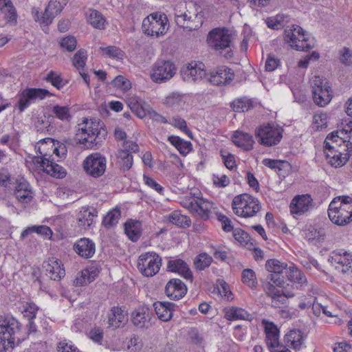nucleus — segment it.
<instances>
[{
  "mask_svg": "<svg viewBox=\"0 0 352 352\" xmlns=\"http://www.w3.org/2000/svg\"><path fill=\"white\" fill-rule=\"evenodd\" d=\"M107 135L103 122L97 119L84 118L78 124L76 135L78 143L86 148H97Z\"/></svg>",
  "mask_w": 352,
  "mask_h": 352,
  "instance_id": "obj_1",
  "label": "nucleus"
},
{
  "mask_svg": "<svg viewBox=\"0 0 352 352\" xmlns=\"http://www.w3.org/2000/svg\"><path fill=\"white\" fill-rule=\"evenodd\" d=\"M21 325L11 316H0V352H8L15 346V342H20L19 336Z\"/></svg>",
  "mask_w": 352,
  "mask_h": 352,
  "instance_id": "obj_2",
  "label": "nucleus"
},
{
  "mask_svg": "<svg viewBox=\"0 0 352 352\" xmlns=\"http://www.w3.org/2000/svg\"><path fill=\"white\" fill-rule=\"evenodd\" d=\"M346 129H343L340 131H333L329 135H327L324 142V151L325 153L326 158L329 163L335 168H338L344 166L350 157V153L352 151L351 147H349L346 145L347 148L344 149V153L340 150L336 148V146L338 144V139L339 138V134H343L345 131L347 133Z\"/></svg>",
  "mask_w": 352,
  "mask_h": 352,
  "instance_id": "obj_3",
  "label": "nucleus"
},
{
  "mask_svg": "<svg viewBox=\"0 0 352 352\" xmlns=\"http://www.w3.org/2000/svg\"><path fill=\"white\" fill-rule=\"evenodd\" d=\"M328 215L332 223L345 226L352 221V197L339 196L334 198L328 208Z\"/></svg>",
  "mask_w": 352,
  "mask_h": 352,
  "instance_id": "obj_4",
  "label": "nucleus"
},
{
  "mask_svg": "<svg viewBox=\"0 0 352 352\" xmlns=\"http://www.w3.org/2000/svg\"><path fill=\"white\" fill-rule=\"evenodd\" d=\"M232 206L234 212L237 216L244 218L256 216L261 208V204L258 199L247 193L234 197Z\"/></svg>",
  "mask_w": 352,
  "mask_h": 352,
  "instance_id": "obj_5",
  "label": "nucleus"
},
{
  "mask_svg": "<svg viewBox=\"0 0 352 352\" xmlns=\"http://www.w3.org/2000/svg\"><path fill=\"white\" fill-rule=\"evenodd\" d=\"M284 40L297 51H308L314 47L313 41L310 40L298 25L288 26L284 32Z\"/></svg>",
  "mask_w": 352,
  "mask_h": 352,
  "instance_id": "obj_6",
  "label": "nucleus"
},
{
  "mask_svg": "<svg viewBox=\"0 0 352 352\" xmlns=\"http://www.w3.org/2000/svg\"><path fill=\"white\" fill-rule=\"evenodd\" d=\"M168 20L164 13L154 12L146 16L142 21V30L146 35L159 37L167 32Z\"/></svg>",
  "mask_w": 352,
  "mask_h": 352,
  "instance_id": "obj_7",
  "label": "nucleus"
},
{
  "mask_svg": "<svg viewBox=\"0 0 352 352\" xmlns=\"http://www.w3.org/2000/svg\"><path fill=\"white\" fill-rule=\"evenodd\" d=\"M283 129L274 124L261 125L255 131L257 142L265 146L272 147L280 143Z\"/></svg>",
  "mask_w": 352,
  "mask_h": 352,
  "instance_id": "obj_8",
  "label": "nucleus"
},
{
  "mask_svg": "<svg viewBox=\"0 0 352 352\" xmlns=\"http://www.w3.org/2000/svg\"><path fill=\"white\" fill-rule=\"evenodd\" d=\"M207 43L215 51L222 52L231 48L232 45V35L226 28H214L208 35Z\"/></svg>",
  "mask_w": 352,
  "mask_h": 352,
  "instance_id": "obj_9",
  "label": "nucleus"
},
{
  "mask_svg": "<svg viewBox=\"0 0 352 352\" xmlns=\"http://www.w3.org/2000/svg\"><path fill=\"white\" fill-rule=\"evenodd\" d=\"M176 72V67L170 60H157L152 66L151 78L156 83H164L171 79Z\"/></svg>",
  "mask_w": 352,
  "mask_h": 352,
  "instance_id": "obj_10",
  "label": "nucleus"
},
{
  "mask_svg": "<svg viewBox=\"0 0 352 352\" xmlns=\"http://www.w3.org/2000/svg\"><path fill=\"white\" fill-rule=\"evenodd\" d=\"M161 261V257L157 254L146 252L139 256L138 268L144 276L151 277L159 272Z\"/></svg>",
  "mask_w": 352,
  "mask_h": 352,
  "instance_id": "obj_11",
  "label": "nucleus"
},
{
  "mask_svg": "<svg viewBox=\"0 0 352 352\" xmlns=\"http://www.w3.org/2000/svg\"><path fill=\"white\" fill-rule=\"evenodd\" d=\"M312 94L314 102L324 107L331 100V87L320 76H315L311 80Z\"/></svg>",
  "mask_w": 352,
  "mask_h": 352,
  "instance_id": "obj_12",
  "label": "nucleus"
},
{
  "mask_svg": "<svg viewBox=\"0 0 352 352\" xmlns=\"http://www.w3.org/2000/svg\"><path fill=\"white\" fill-rule=\"evenodd\" d=\"M52 96L53 94L45 89L26 88L18 95V108L20 112H23L37 100H43L46 96Z\"/></svg>",
  "mask_w": 352,
  "mask_h": 352,
  "instance_id": "obj_13",
  "label": "nucleus"
},
{
  "mask_svg": "<svg viewBox=\"0 0 352 352\" xmlns=\"http://www.w3.org/2000/svg\"><path fill=\"white\" fill-rule=\"evenodd\" d=\"M83 168L86 173L94 178L102 176L107 167L106 158L99 153L88 155L83 161Z\"/></svg>",
  "mask_w": 352,
  "mask_h": 352,
  "instance_id": "obj_14",
  "label": "nucleus"
},
{
  "mask_svg": "<svg viewBox=\"0 0 352 352\" xmlns=\"http://www.w3.org/2000/svg\"><path fill=\"white\" fill-rule=\"evenodd\" d=\"M184 206L191 214L197 215L201 219L206 220L210 217L212 203L202 198H190L186 200Z\"/></svg>",
  "mask_w": 352,
  "mask_h": 352,
  "instance_id": "obj_15",
  "label": "nucleus"
},
{
  "mask_svg": "<svg viewBox=\"0 0 352 352\" xmlns=\"http://www.w3.org/2000/svg\"><path fill=\"white\" fill-rule=\"evenodd\" d=\"M330 260L331 264L338 272L342 273L352 272V254L351 252L344 250L333 251Z\"/></svg>",
  "mask_w": 352,
  "mask_h": 352,
  "instance_id": "obj_16",
  "label": "nucleus"
},
{
  "mask_svg": "<svg viewBox=\"0 0 352 352\" xmlns=\"http://www.w3.org/2000/svg\"><path fill=\"white\" fill-rule=\"evenodd\" d=\"M202 63L191 62L184 66L181 70L182 79L188 82H195L206 76Z\"/></svg>",
  "mask_w": 352,
  "mask_h": 352,
  "instance_id": "obj_17",
  "label": "nucleus"
},
{
  "mask_svg": "<svg viewBox=\"0 0 352 352\" xmlns=\"http://www.w3.org/2000/svg\"><path fill=\"white\" fill-rule=\"evenodd\" d=\"M127 320V313L124 307L113 306L107 312V324L109 329H118L122 327Z\"/></svg>",
  "mask_w": 352,
  "mask_h": 352,
  "instance_id": "obj_18",
  "label": "nucleus"
},
{
  "mask_svg": "<svg viewBox=\"0 0 352 352\" xmlns=\"http://www.w3.org/2000/svg\"><path fill=\"white\" fill-rule=\"evenodd\" d=\"M234 78V74L226 67L218 69L215 72H211L206 80L211 84L217 86H224L230 84Z\"/></svg>",
  "mask_w": 352,
  "mask_h": 352,
  "instance_id": "obj_19",
  "label": "nucleus"
},
{
  "mask_svg": "<svg viewBox=\"0 0 352 352\" xmlns=\"http://www.w3.org/2000/svg\"><path fill=\"white\" fill-rule=\"evenodd\" d=\"M186 292V285L179 278H172L166 283L165 293L171 300H178L182 298Z\"/></svg>",
  "mask_w": 352,
  "mask_h": 352,
  "instance_id": "obj_20",
  "label": "nucleus"
},
{
  "mask_svg": "<svg viewBox=\"0 0 352 352\" xmlns=\"http://www.w3.org/2000/svg\"><path fill=\"white\" fill-rule=\"evenodd\" d=\"M60 261L55 258H50L44 261L43 267L46 275L54 280H59L65 275V271Z\"/></svg>",
  "mask_w": 352,
  "mask_h": 352,
  "instance_id": "obj_21",
  "label": "nucleus"
},
{
  "mask_svg": "<svg viewBox=\"0 0 352 352\" xmlns=\"http://www.w3.org/2000/svg\"><path fill=\"white\" fill-rule=\"evenodd\" d=\"M289 207L292 214L300 215L313 207L312 199L307 194L298 195L292 199Z\"/></svg>",
  "mask_w": 352,
  "mask_h": 352,
  "instance_id": "obj_22",
  "label": "nucleus"
},
{
  "mask_svg": "<svg viewBox=\"0 0 352 352\" xmlns=\"http://www.w3.org/2000/svg\"><path fill=\"white\" fill-rule=\"evenodd\" d=\"M69 0H50L43 14L45 25L52 23L56 16L59 14Z\"/></svg>",
  "mask_w": 352,
  "mask_h": 352,
  "instance_id": "obj_23",
  "label": "nucleus"
},
{
  "mask_svg": "<svg viewBox=\"0 0 352 352\" xmlns=\"http://www.w3.org/2000/svg\"><path fill=\"white\" fill-rule=\"evenodd\" d=\"M152 314L148 308L140 307L132 314L133 324L140 329H148L151 325Z\"/></svg>",
  "mask_w": 352,
  "mask_h": 352,
  "instance_id": "obj_24",
  "label": "nucleus"
},
{
  "mask_svg": "<svg viewBox=\"0 0 352 352\" xmlns=\"http://www.w3.org/2000/svg\"><path fill=\"white\" fill-rule=\"evenodd\" d=\"M98 216V211L94 207H82L80 210L77 220L79 227L89 229L94 223V218Z\"/></svg>",
  "mask_w": 352,
  "mask_h": 352,
  "instance_id": "obj_25",
  "label": "nucleus"
},
{
  "mask_svg": "<svg viewBox=\"0 0 352 352\" xmlns=\"http://www.w3.org/2000/svg\"><path fill=\"white\" fill-rule=\"evenodd\" d=\"M304 335L300 329H291L284 337V342L287 346L291 347L296 351L302 349L304 345Z\"/></svg>",
  "mask_w": 352,
  "mask_h": 352,
  "instance_id": "obj_26",
  "label": "nucleus"
},
{
  "mask_svg": "<svg viewBox=\"0 0 352 352\" xmlns=\"http://www.w3.org/2000/svg\"><path fill=\"white\" fill-rule=\"evenodd\" d=\"M168 271L178 273L186 280H192V274L188 264L180 258L170 259L168 261Z\"/></svg>",
  "mask_w": 352,
  "mask_h": 352,
  "instance_id": "obj_27",
  "label": "nucleus"
},
{
  "mask_svg": "<svg viewBox=\"0 0 352 352\" xmlns=\"http://www.w3.org/2000/svg\"><path fill=\"white\" fill-rule=\"evenodd\" d=\"M74 248L78 255L87 258L92 257L96 251L95 243L87 238L78 240L74 244Z\"/></svg>",
  "mask_w": 352,
  "mask_h": 352,
  "instance_id": "obj_28",
  "label": "nucleus"
},
{
  "mask_svg": "<svg viewBox=\"0 0 352 352\" xmlns=\"http://www.w3.org/2000/svg\"><path fill=\"white\" fill-rule=\"evenodd\" d=\"M153 307L160 320L164 322L169 321L173 317V311L175 304L170 302H155Z\"/></svg>",
  "mask_w": 352,
  "mask_h": 352,
  "instance_id": "obj_29",
  "label": "nucleus"
},
{
  "mask_svg": "<svg viewBox=\"0 0 352 352\" xmlns=\"http://www.w3.org/2000/svg\"><path fill=\"white\" fill-rule=\"evenodd\" d=\"M233 143L245 151H250L254 147L253 136L248 133L236 131L232 136Z\"/></svg>",
  "mask_w": 352,
  "mask_h": 352,
  "instance_id": "obj_30",
  "label": "nucleus"
},
{
  "mask_svg": "<svg viewBox=\"0 0 352 352\" xmlns=\"http://www.w3.org/2000/svg\"><path fill=\"white\" fill-rule=\"evenodd\" d=\"M177 25L188 31L197 30L202 25L201 17L198 14L177 16Z\"/></svg>",
  "mask_w": 352,
  "mask_h": 352,
  "instance_id": "obj_31",
  "label": "nucleus"
},
{
  "mask_svg": "<svg viewBox=\"0 0 352 352\" xmlns=\"http://www.w3.org/2000/svg\"><path fill=\"white\" fill-rule=\"evenodd\" d=\"M279 332L278 327L272 322L265 324V342L269 349H274L280 344Z\"/></svg>",
  "mask_w": 352,
  "mask_h": 352,
  "instance_id": "obj_32",
  "label": "nucleus"
},
{
  "mask_svg": "<svg viewBox=\"0 0 352 352\" xmlns=\"http://www.w3.org/2000/svg\"><path fill=\"white\" fill-rule=\"evenodd\" d=\"M287 279L303 287L307 285V280L304 273L294 264L292 263L285 272Z\"/></svg>",
  "mask_w": 352,
  "mask_h": 352,
  "instance_id": "obj_33",
  "label": "nucleus"
},
{
  "mask_svg": "<svg viewBox=\"0 0 352 352\" xmlns=\"http://www.w3.org/2000/svg\"><path fill=\"white\" fill-rule=\"evenodd\" d=\"M1 12L4 19L10 25H15L17 23V14L10 0H3V5L0 6Z\"/></svg>",
  "mask_w": 352,
  "mask_h": 352,
  "instance_id": "obj_34",
  "label": "nucleus"
},
{
  "mask_svg": "<svg viewBox=\"0 0 352 352\" xmlns=\"http://www.w3.org/2000/svg\"><path fill=\"white\" fill-rule=\"evenodd\" d=\"M224 312L225 318L228 320H250L251 319V315L246 310L240 307H228L224 309Z\"/></svg>",
  "mask_w": 352,
  "mask_h": 352,
  "instance_id": "obj_35",
  "label": "nucleus"
},
{
  "mask_svg": "<svg viewBox=\"0 0 352 352\" xmlns=\"http://www.w3.org/2000/svg\"><path fill=\"white\" fill-rule=\"evenodd\" d=\"M88 22L94 28L98 30H104L106 25V19L103 14L94 9H89L87 12Z\"/></svg>",
  "mask_w": 352,
  "mask_h": 352,
  "instance_id": "obj_36",
  "label": "nucleus"
},
{
  "mask_svg": "<svg viewBox=\"0 0 352 352\" xmlns=\"http://www.w3.org/2000/svg\"><path fill=\"white\" fill-rule=\"evenodd\" d=\"M124 231L131 240L136 241L141 235V223L134 220L128 221L124 224Z\"/></svg>",
  "mask_w": 352,
  "mask_h": 352,
  "instance_id": "obj_37",
  "label": "nucleus"
},
{
  "mask_svg": "<svg viewBox=\"0 0 352 352\" xmlns=\"http://www.w3.org/2000/svg\"><path fill=\"white\" fill-rule=\"evenodd\" d=\"M169 142L178 150V151L184 156L192 151V146L190 142L185 141L177 136H170Z\"/></svg>",
  "mask_w": 352,
  "mask_h": 352,
  "instance_id": "obj_38",
  "label": "nucleus"
},
{
  "mask_svg": "<svg viewBox=\"0 0 352 352\" xmlns=\"http://www.w3.org/2000/svg\"><path fill=\"white\" fill-rule=\"evenodd\" d=\"M168 221L174 225L182 228L189 227L191 221L189 217L183 215L177 211H174L166 217Z\"/></svg>",
  "mask_w": 352,
  "mask_h": 352,
  "instance_id": "obj_39",
  "label": "nucleus"
},
{
  "mask_svg": "<svg viewBox=\"0 0 352 352\" xmlns=\"http://www.w3.org/2000/svg\"><path fill=\"white\" fill-rule=\"evenodd\" d=\"M54 116L63 122H69L72 119L71 108L69 106L55 105L52 108Z\"/></svg>",
  "mask_w": 352,
  "mask_h": 352,
  "instance_id": "obj_40",
  "label": "nucleus"
},
{
  "mask_svg": "<svg viewBox=\"0 0 352 352\" xmlns=\"http://www.w3.org/2000/svg\"><path fill=\"white\" fill-rule=\"evenodd\" d=\"M294 296V294L292 292L284 290H283L282 292L280 291L278 293H277L271 298V305L273 307L280 308L286 304V298H292Z\"/></svg>",
  "mask_w": 352,
  "mask_h": 352,
  "instance_id": "obj_41",
  "label": "nucleus"
},
{
  "mask_svg": "<svg viewBox=\"0 0 352 352\" xmlns=\"http://www.w3.org/2000/svg\"><path fill=\"white\" fill-rule=\"evenodd\" d=\"M265 268L269 273L283 274V270L287 271L288 266L286 263L273 258L266 261Z\"/></svg>",
  "mask_w": 352,
  "mask_h": 352,
  "instance_id": "obj_42",
  "label": "nucleus"
},
{
  "mask_svg": "<svg viewBox=\"0 0 352 352\" xmlns=\"http://www.w3.org/2000/svg\"><path fill=\"white\" fill-rule=\"evenodd\" d=\"M44 80L50 82L57 89H62L67 83V81L62 78L60 74L53 70L49 72Z\"/></svg>",
  "mask_w": 352,
  "mask_h": 352,
  "instance_id": "obj_43",
  "label": "nucleus"
},
{
  "mask_svg": "<svg viewBox=\"0 0 352 352\" xmlns=\"http://www.w3.org/2000/svg\"><path fill=\"white\" fill-rule=\"evenodd\" d=\"M120 217V211L113 209L109 211L103 218L102 225L107 229L116 226Z\"/></svg>",
  "mask_w": 352,
  "mask_h": 352,
  "instance_id": "obj_44",
  "label": "nucleus"
},
{
  "mask_svg": "<svg viewBox=\"0 0 352 352\" xmlns=\"http://www.w3.org/2000/svg\"><path fill=\"white\" fill-rule=\"evenodd\" d=\"M232 107L236 112H245L252 107V102L246 98H239L232 102Z\"/></svg>",
  "mask_w": 352,
  "mask_h": 352,
  "instance_id": "obj_45",
  "label": "nucleus"
},
{
  "mask_svg": "<svg viewBox=\"0 0 352 352\" xmlns=\"http://www.w3.org/2000/svg\"><path fill=\"white\" fill-rule=\"evenodd\" d=\"M212 261V256L206 253H201L195 258L194 264L197 270H204L210 265Z\"/></svg>",
  "mask_w": 352,
  "mask_h": 352,
  "instance_id": "obj_46",
  "label": "nucleus"
},
{
  "mask_svg": "<svg viewBox=\"0 0 352 352\" xmlns=\"http://www.w3.org/2000/svg\"><path fill=\"white\" fill-rule=\"evenodd\" d=\"M118 157L120 166L124 171L129 170L131 168L133 160L131 153L125 151H118Z\"/></svg>",
  "mask_w": 352,
  "mask_h": 352,
  "instance_id": "obj_47",
  "label": "nucleus"
},
{
  "mask_svg": "<svg viewBox=\"0 0 352 352\" xmlns=\"http://www.w3.org/2000/svg\"><path fill=\"white\" fill-rule=\"evenodd\" d=\"M326 232L324 228L316 229L314 228H309L305 232V238L308 241L316 240L318 242L324 239Z\"/></svg>",
  "mask_w": 352,
  "mask_h": 352,
  "instance_id": "obj_48",
  "label": "nucleus"
},
{
  "mask_svg": "<svg viewBox=\"0 0 352 352\" xmlns=\"http://www.w3.org/2000/svg\"><path fill=\"white\" fill-rule=\"evenodd\" d=\"M34 163L47 174L51 175V173L53 171V167L55 162L50 160L46 157V155H45L43 157H36L34 160Z\"/></svg>",
  "mask_w": 352,
  "mask_h": 352,
  "instance_id": "obj_49",
  "label": "nucleus"
},
{
  "mask_svg": "<svg viewBox=\"0 0 352 352\" xmlns=\"http://www.w3.org/2000/svg\"><path fill=\"white\" fill-rule=\"evenodd\" d=\"M16 180L14 177H12L10 173L5 169L0 170V185L12 189L16 184Z\"/></svg>",
  "mask_w": 352,
  "mask_h": 352,
  "instance_id": "obj_50",
  "label": "nucleus"
},
{
  "mask_svg": "<svg viewBox=\"0 0 352 352\" xmlns=\"http://www.w3.org/2000/svg\"><path fill=\"white\" fill-rule=\"evenodd\" d=\"M36 232L43 236H49L52 234L50 228L46 226H32L23 230L21 233V238L26 237L30 233Z\"/></svg>",
  "mask_w": 352,
  "mask_h": 352,
  "instance_id": "obj_51",
  "label": "nucleus"
},
{
  "mask_svg": "<svg viewBox=\"0 0 352 352\" xmlns=\"http://www.w3.org/2000/svg\"><path fill=\"white\" fill-rule=\"evenodd\" d=\"M242 281L251 288H254L257 285V280L255 272L251 269H245L242 273Z\"/></svg>",
  "mask_w": 352,
  "mask_h": 352,
  "instance_id": "obj_52",
  "label": "nucleus"
},
{
  "mask_svg": "<svg viewBox=\"0 0 352 352\" xmlns=\"http://www.w3.org/2000/svg\"><path fill=\"white\" fill-rule=\"evenodd\" d=\"M87 60V52L79 50L74 56L73 65L78 69H83Z\"/></svg>",
  "mask_w": 352,
  "mask_h": 352,
  "instance_id": "obj_53",
  "label": "nucleus"
},
{
  "mask_svg": "<svg viewBox=\"0 0 352 352\" xmlns=\"http://www.w3.org/2000/svg\"><path fill=\"white\" fill-rule=\"evenodd\" d=\"M59 43L62 48L68 52H73L76 47L77 41L74 36H67L62 38Z\"/></svg>",
  "mask_w": 352,
  "mask_h": 352,
  "instance_id": "obj_54",
  "label": "nucleus"
},
{
  "mask_svg": "<svg viewBox=\"0 0 352 352\" xmlns=\"http://www.w3.org/2000/svg\"><path fill=\"white\" fill-rule=\"evenodd\" d=\"M38 307L33 302H27L23 305L22 313L28 320H33L37 314Z\"/></svg>",
  "mask_w": 352,
  "mask_h": 352,
  "instance_id": "obj_55",
  "label": "nucleus"
},
{
  "mask_svg": "<svg viewBox=\"0 0 352 352\" xmlns=\"http://www.w3.org/2000/svg\"><path fill=\"white\" fill-rule=\"evenodd\" d=\"M170 123L172 125L175 126V127L181 129L186 134H187L190 138H192V133L188 129L186 122L184 119H182L179 117H173L170 120Z\"/></svg>",
  "mask_w": 352,
  "mask_h": 352,
  "instance_id": "obj_56",
  "label": "nucleus"
},
{
  "mask_svg": "<svg viewBox=\"0 0 352 352\" xmlns=\"http://www.w3.org/2000/svg\"><path fill=\"white\" fill-rule=\"evenodd\" d=\"M16 198L21 203H28L33 198L31 188L23 190H14Z\"/></svg>",
  "mask_w": 352,
  "mask_h": 352,
  "instance_id": "obj_57",
  "label": "nucleus"
},
{
  "mask_svg": "<svg viewBox=\"0 0 352 352\" xmlns=\"http://www.w3.org/2000/svg\"><path fill=\"white\" fill-rule=\"evenodd\" d=\"M233 236L243 245H247L250 240L249 234L241 229H235L233 231Z\"/></svg>",
  "mask_w": 352,
  "mask_h": 352,
  "instance_id": "obj_58",
  "label": "nucleus"
},
{
  "mask_svg": "<svg viewBox=\"0 0 352 352\" xmlns=\"http://www.w3.org/2000/svg\"><path fill=\"white\" fill-rule=\"evenodd\" d=\"M165 103L166 105L173 107L181 106L184 103L182 96L173 93L166 98Z\"/></svg>",
  "mask_w": 352,
  "mask_h": 352,
  "instance_id": "obj_59",
  "label": "nucleus"
},
{
  "mask_svg": "<svg viewBox=\"0 0 352 352\" xmlns=\"http://www.w3.org/2000/svg\"><path fill=\"white\" fill-rule=\"evenodd\" d=\"M218 281V290L220 295L222 297H224L227 300H232L233 297L229 285L223 280H219Z\"/></svg>",
  "mask_w": 352,
  "mask_h": 352,
  "instance_id": "obj_60",
  "label": "nucleus"
},
{
  "mask_svg": "<svg viewBox=\"0 0 352 352\" xmlns=\"http://www.w3.org/2000/svg\"><path fill=\"white\" fill-rule=\"evenodd\" d=\"M100 49L111 58L122 59L124 56V52L116 46H109L107 47H101Z\"/></svg>",
  "mask_w": 352,
  "mask_h": 352,
  "instance_id": "obj_61",
  "label": "nucleus"
},
{
  "mask_svg": "<svg viewBox=\"0 0 352 352\" xmlns=\"http://www.w3.org/2000/svg\"><path fill=\"white\" fill-rule=\"evenodd\" d=\"M266 280L271 282L276 287H284L285 279L282 274L270 273L266 278Z\"/></svg>",
  "mask_w": 352,
  "mask_h": 352,
  "instance_id": "obj_62",
  "label": "nucleus"
},
{
  "mask_svg": "<svg viewBox=\"0 0 352 352\" xmlns=\"http://www.w3.org/2000/svg\"><path fill=\"white\" fill-rule=\"evenodd\" d=\"M113 87H116L122 90H127L130 89L131 84L129 81L126 79L123 76H116L111 82Z\"/></svg>",
  "mask_w": 352,
  "mask_h": 352,
  "instance_id": "obj_63",
  "label": "nucleus"
},
{
  "mask_svg": "<svg viewBox=\"0 0 352 352\" xmlns=\"http://www.w3.org/2000/svg\"><path fill=\"white\" fill-rule=\"evenodd\" d=\"M213 184L219 188H224L229 185L230 179L226 175L213 174Z\"/></svg>",
  "mask_w": 352,
  "mask_h": 352,
  "instance_id": "obj_64",
  "label": "nucleus"
}]
</instances>
